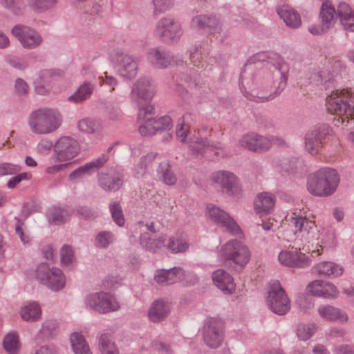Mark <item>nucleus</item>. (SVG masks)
Segmentation results:
<instances>
[{
    "instance_id": "obj_1",
    "label": "nucleus",
    "mask_w": 354,
    "mask_h": 354,
    "mask_svg": "<svg viewBox=\"0 0 354 354\" xmlns=\"http://www.w3.org/2000/svg\"><path fill=\"white\" fill-rule=\"evenodd\" d=\"M254 62H267V68L259 71L252 77L248 66L241 72L240 84L257 102L271 100L286 87L289 66L276 54L259 53Z\"/></svg>"
},
{
    "instance_id": "obj_2",
    "label": "nucleus",
    "mask_w": 354,
    "mask_h": 354,
    "mask_svg": "<svg viewBox=\"0 0 354 354\" xmlns=\"http://www.w3.org/2000/svg\"><path fill=\"white\" fill-rule=\"evenodd\" d=\"M62 118L56 109L39 108L32 111L27 120L30 130L37 135L50 134L61 126Z\"/></svg>"
},
{
    "instance_id": "obj_3",
    "label": "nucleus",
    "mask_w": 354,
    "mask_h": 354,
    "mask_svg": "<svg viewBox=\"0 0 354 354\" xmlns=\"http://www.w3.org/2000/svg\"><path fill=\"white\" fill-rule=\"evenodd\" d=\"M326 106L330 113L339 116L337 122L348 127V118L354 117V93L344 89L333 91L326 97Z\"/></svg>"
},
{
    "instance_id": "obj_4",
    "label": "nucleus",
    "mask_w": 354,
    "mask_h": 354,
    "mask_svg": "<svg viewBox=\"0 0 354 354\" xmlns=\"http://www.w3.org/2000/svg\"><path fill=\"white\" fill-rule=\"evenodd\" d=\"M339 178L335 169L325 167L311 174L308 178L307 189L316 196H328L337 188Z\"/></svg>"
},
{
    "instance_id": "obj_5",
    "label": "nucleus",
    "mask_w": 354,
    "mask_h": 354,
    "mask_svg": "<svg viewBox=\"0 0 354 354\" xmlns=\"http://www.w3.org/2000/svg\"><path fill=\"white\" fill-rule=\"evenodd\" d=\"M211 181L221 193L230 197L239 198L243 189L239 178L233 172L219 170L212 174Z\"/></svg>"
},
{
    "instance_id": "obj_6",
    "label": "nucleus",
    "mask_w": 354,
    "mask_h": 354,
    "mask_svg": "<svg viewBox=\"0 0 354 354\" xmlns=\"http://www.w3.org/2000/svg\"><path fill=\"white\" fill-rule=\"evenodd\" d=\"M266 303L273 313L279 316L286 315L291 309L290 300L278 281L270 283L266 297Z\"/></svg>"
},
{
    "instance_id": "obj_7",
    "label": "nucleus",
    "mask_w": 354,
    "mask_h": 354,
    "mask_svg": "<svg viewBox=\"0 0 354 354\" xmlns=\"http://www.w3.org/2000/svg\"><path fill=\"white\" fill-rule=\"evenodd\" d=\"M110 60L121 77L131 80L137 75L138 60L127 50L122 48L113 50L110 54Z\"/></svg>"
},
{
    "instance_id": "obj_8",
    "label": "nucleus",
    "mask_w": 354,
    "mask_h": 354,
    "mask_svg": "<svg viewBox=\"0 0 354 354\" xmlns=\"http://www.w3.org/2000/svg\"><path fill=\"white\" fill-rule=\"evenodd\" d=\"M86 308L100 314H107L120 309L117 299L111 294L100 291L88 294L84 300Z\"/></svg>"
},
{
    "instance_id": "obj_9",
    "label": "nucleus",
    "mask_w": 354,
    "mask_h": 354,
    "mask_svg": "<svg viewBox=\"0 0 354 354\" xmlns=\"http://www.w3.org/2000/svg\"><path fill=\"white\" fill-rule=\"evenodd\" d=\"M153 32L162 42L172 44L180 40L183 30L180 23L174 18L164 17L156 23Z\"/></svg>"
},
{
    "instance_id": "obj_10",
    "label": "nucleus",
    "mask_w": 354,
    "mask_h": 354,
    "mask_svg": "<svg viewBox=\"0 0 354 354\" xmlns=\"http://www.w3.org/2000/svg\"><path fill=\"white\" fill-rule=\"evenodd\" d=\"M35 276L42 284L53 291L63 289L66 284L63 272L57 268L50 267L46 263H41L37 266Z\"/></svg>"
},
{
    "instance_id": "obj_11",
    "label": "nucleus",
    "mask_w": 354,
    "mask_h": 354,
    "mask_svg": "<svg viewBox=\"0 0 354 354\" xmlns=\"http://www.w3.org/2000/svg\"><path fill=\"white\" fill-rule=\"evenodd\" d=\"M290 225L294 227V234L302 242L313 243L319 239V231L315 223L306 216L294 214L290 218Z\"/></svg>"
},
{
    "instance_id": "obj_12",
    "label": "nucleus",
    "mask_w": 354,
    "mask_h": 354,
    "mask_svg": "<svg viewBox=\"0 0 354 354\" xmlns=\"http://www.w3.org/2000/svg\"><path fill=\"white\" fill-rule=\"evenodd\" d=\"M283 140L274 136H263L257 133L244 134L239 140L241 147L252 151H263L269 149L273 145H281Z\"/></svg>"
},
{
    "instance_id": "obj_13",
    "label": "nucleus",
    "mask_w": 354,
    "mask_h": 354,
    "mask_svg": "<svg viewBox=\"0 0 354 354\" xmlns=\"http://www.w3.org/2000/svg\"><path fill=\"white\" fill-rule=\"evenodd\" d=\"M223 259L230 260L241 267L250 261V252L248 246L241 241L232 239L224 244L221 250Z\"/></svg>"
},
{
    "instance_id": "obj_14",
    "label": "nucleus",
    "mask_w": 354,
    "mask_h": 354,
    "mask_svg": "<svg viewBox=\"0 0 354 354\" xmlns=\"http://www.w3.org/2000/svg\"><path fill=\"white\" fill-rule=\"evenodd\" d=\"M155 93L156 89L151 80L145 77H140L132 84L129 100L132 104L140 108L147 104H151L150 101Z\"/></svg>"
},
{
    "instance_id": "obj_15",
    "label": "nucleus",
    "mask_w": 354,
    "mask_h": 354,
    "mask_svg": "<svg viewBox=\"0 0 354 354\" xmlns=\"http://www.w3.org/2000/svg\"><path fill=\"white\" fill-rule=\"evenodd\" d=\"M11 32L26 49L37 48L43 41V37L40 33L27 26L16 25L12 28Z\"/></svg>"
},
{
    "instance_id": "obj_16",
    "label": "nucleus",
    "mask_w": 354,
    "mask_h": 354,
    "mask_svg": "<svg viewBox=\"0 0 354 354\" xmlns=\"http://www.w3.org/2000/svg\"><path fill=\"white\" fill-rule=\"evenodd\" d=\"M223 323L220 319L211 317L206 320L203 330L205 344L212 348L221 346L223 339Z\"/></svg>"
},
{
    "instance_id": "obj_17",
    "label": "nucleus",
    "mask_w": 354,
    "mask_h": 354,
    "mask_svg": "<svg viewBox=\"0 0 354 354\" xmlns=\"http://www.w3.org/2000/svg\"><path fill=\"white\" fill-rule=\"evenodd\" d=\"M206 209L208 217L218 225L224 227L227 232L233 235L241 233V229L235 220L226 212L212 204L207 205Z\"/></svg>"
},
{
    "instance_id": "obj_18",
    "label": "nucleus",
    "mask_w": 354,
    "mask_h": 354,
    "mask_svg": "<svg viewBox=\"0 0 354 354\" xmlns=\"http://www.w3.org/2000/svg\"><path fill=\"white\" fill-rule=\"evenodd\" d=\"M79 151L77 141L69 136L59 138L54 145V155L60 162L68 161L75 157Z\"/></svg>"
},
{
    "instance_id": "obj_19",
    "label": "nucleus",
    "mask_w": 354,
    "mask_h": 354,
    "mask_svg": "<svg viewBox=\"0 0 354 354\" xmlns=\"http://www.w3.org/2000/svg\"><path fill=\"white\" fill-rule=\"evenodd\" d=\"M109 157L106 153H103L97 158L79 167L68 175V180L71 183L80 182L86 176L92 175L96 170L102 167L108 161Z\"/></svg>"
},
{
    "instance_id": "obj_20",
    "label": "nucleus",
    "mask_w": 354,
    "mask_h": 354,
    "mask_svg": "<svg viewBox=\"0 0 354 354\" xmlns=\"http://www.w3.org/2000/svg\"><path fill=\"white\" fill-rule=\"evenodd\" d=\"M278 259L281 264L290 268H306L312 263L311 259L304 253L294 250L281 251Z\"/></svg>"
},
{
    "instance_id": "obj_21",
    "label": "nucleus",
    "mask_w": 354,
    "mask_h": 354,
    "mask_svg": "<svg viewBox=\"0 0 354 354\" xmlns=\"http://www.w3.org/2000/svg\"><path fill=\"white\" fill-rule=\"evenodd\" d=\"M147 59L158 68H165L176 64L174 57L169 52L160 46L149 48L147 53Z\"/></svg>"
},
{
    "instance_id": "obj_22",
    "label": "nucleus",
    "mask_w": 354,
    "mask_h": 354,
    "mask_svg": "<svg viewBox=\"0 0 354 354\" xmlns=\"http://www.w3.org/2000/svg\"><path fill=\"white\" fill-rule=\"evenodd\" d=\"M154 108L151 104H147L139 108L138 121L140 124L139 132L143 136H151L156 133H150L151 128H153L154 118H153Z\"/></svg>"
},
{
    "instance_id": "obj_23",
    "label": "nucleus",
    "mask_w": 354,
    "mask_h": 354,
    "mask_svg": "<svg viewBox=\"0 0 354 354\" xmlns=\"http://www.w3.org/2000/svg\"><path fill=\"white\" fill-rule=\"evenodd\" d=\"M100 187L106 192H116L123 184L124 177L120 172L100 173L97 176Z\"/></svg>"
},
{
    "instance_id": "obj_24",
    "label": "nucleus",
    "mask_w": 354,
    "mask_h": 354,
    "mask_svg": "<svg viewBox=\"0 0 354 354\" xmlns=\"http://www.w3.org/2000/svg\"><path fill=\"white\" fill-rule=\"evenodd\" d=\"M307 291L311 295L324 298H335L338 295L337 288L328 281L315 280L307 286Z\"/></svg>"
},
{
    "instance_id": "obj_25",
    "label": "nucleus",
    "mask_w": 354,
    "mask_h": 354,
    "mask_svg": "<svg viewBox=\"0 0 354 354\" xmlns=\"http://www.w3.org/2000/svg\"><path fill=\"white\" fill-rule=\"evenodd\" d=\"M190 26L192 28L196 30L209 28L210 33L214 35L219 34L221 30L220 23L216 17H209L204 15L194 17Z\"/></svg>"
},
{
    "instance_id": "obj_26",
    "label": "nucleus",
    "mask_w": 354,
    "mask_h": 354,
    "mask_svg": "<svg viewBox=\"0 0 354 354\" xmlns=\"http://www.w3.org/2000/svg\"><path fill=\"white\" fill-rule=\"evenodd\" d=\"M317 312L322 319L328 322L345 324L348 320V316L344 310L330 305L320 306Z\"/></svg>"
},
{
    "instance_id": "obj_27",
    "label": "nucleus",
    "mask_w": 354,
    "mask_h": 354,
    "mask_svg": "<svg viewBox=\"0 0 354 354\" xmlns=\"http://www.w3.org/2000/svg\"><path fill=\"white\" fill-rule=\"evenodd\" d=\"M189 148L196 154L203 156L207 151H215V154L219 155L220 153L218 150L222 149V145L220 142H213L206 138H198L196 140L190 141Z\"/></svg>"
},
{
    "instance_id": "obj_28",
    "label": "nucleus",
    "mask_w": 354,
    "mask_h": 354,
    "mask_svg": "<svg viewBox=\"0 0 354 354\" xmlns=\"http://www.w3.org/2000/svg\"><path fill=\"white\" fill-rule=\"evenodd\" d=\"M214 283L224 293L230 295L235 290L232 276L223 269H218L212 273Z\"/></svg>"
},
{
    "instance_id": "obj_29",
    "label": "nucleus",
    "mask_w": 354,
    "mask_h": 354,
    "mask_svg": "<svg viewBox=\"0 0 354 354\" xmlns=\"http://www.w3.org/2000/svg\"><path fill=\"white\" fill-rule=\"evenodd\" d=\"M319 17L322 22V32H326L333 26L337 15L334 6L330 1H326L322 3Z\"/></svg>"
},
{
    "instance_id": "obj_30",
    "label": "nucleus",
    "mask_w": 354,
    "mask_h": 354,
    "mask_svg": "<svg viewBox=\"0 0 354 354\" xmlns=\"http://www.w3.org/2000/svg\"><path fill=\"white\" fill-rule=\"evenodd\" d=\"M167 236L161 234L157 239H152L148 232L141 233L140 236V243L147 251L156 253L162 248H166Z\"/></svg>"
},
{
    "instance_id": "obj_31",
    "label": "nucleus",
    "mask_w": 354,
    "mask_h": 354,
    "mask_svg": "<svg viewBox=\"0 0 354 354\" xmlns=\"http://www.w3.org/2000/svg\"><path fill=\"white\" fill-rule=\"evenodd\" d=\"M312 272L322 277H337L343 273V268L331 261H322L315 265Z\"/></svg>"
},
{
    "instance_id": "obj_32",
    "label": "nucleus",
    "mask_w": 354,
    "mask_h": 354,
    "mask_svg": "<svg viewBox=\"0 0 354 354\" xmlns=\"http://www.w3.org/2000/svg\"><path fill=\"white\" fill-rule=\"evenodd\" d=\"M275 196L270 192L259 194L254 202L255 212L261 215L266 214L274 207Z\"/></svg>"
},
{
    "instance_id": "obj_33",
    "label": "nucleus",
    "mask_w": 354,
    "mask_h": 354,
    "mask_svg": "<svg viewBox=\"0 0 354 354\" xmlns=\"http://www.w3.org/2000/svg\"><path fill=\"white\" fill-rule=\"evenodd\" d=\"M171 310L169 304L162 299L156 300L151 305L148 312V316L151 321L159 322L165 319Z\"/></svg>"
},
{
    "instance_id": "obj_34",
    "label": "nucleus",
    "mask_w": 354,
    "mask_h": 354,
    "mask_svg": "<svg viewBox=\"0 0 354 354\" xmlns=\"http://www.w3.org/2000/svg\"><path fill=\"white\" fill-rule=\"evenodd\" d=\"M279 16L283 19L286 26L292 28H297L301 24L299 13L288 5H283L277 10Z\"/></svg>"
},
{
    "instance_id": "obj_35",
    "label": "nucleus",
    "mask_w": 354,
    "mask_h": 354,
    "mask_svg": "<svg viewBox=\"0 0 354 354\" xmlns=\"http://www.w3.org/2000/svg\"><path fill=\"white\" fill-rule=\"evenodd\" d=\"M194 116L190 113H186L179 118L176 128L177 138L182 142L187 141V135L189 133V128L194 124Z\"/></svg>"
},
{
    "instance_id": "obj_36",
    "label": "nucleus",
    "mask_w": 354,
    "mask_h": 354,
    "mask_svg": "<svg viewBox=\"0 0 354 354\" xmlns=\"http://www.w3.org/2000/svg\"><path fill=\"white\" fill-rule=\"evenodd\" d=\"M309 84L315 86H324L325 89L330 87L333 84V75L326 71L314 70L307 75Z\"/></svg>"
},
{
    "instance_id": "obj_37",
    "label": "nucleus",
    "mask_w": 354,
    "mask_h": 354,
    "mask_svg": "<svg viewBox=\"0 0 354 354\" xmlns=\"http://www.w3.org/2000/svg\"><path fill=\"white\" fill-rule=\"evenodd\" d=\"M189 243L183 236H167L166 249L173 254L183 253L188 250Z\"/></svg>"
},
{
    "instance_id": "obj_38",
    "label": "nucleus",
    "mask_w": 354,
    "mask_h": 354,
    "mask_svg": "<svg viewBox=\"0 0 354 354\" xmlns=\"http://www.w3.org/2000/svg\"><path fill=\"white\" fill-rule=\"evenodd\" d=\"M41 310L36 301L24 304L20 310L21 317L26 322H34L41 318Z\"/></svg>"
},
{
    "instance_id": "obj_39",
    "label": "nucleus",
    "mask_w": 354,
    "mask_h": 354,
    "mask_svg": "<svg viewBox=\"0 0 354 354\" xmlns=\"http://www.w3.org/2000/svg\"><path fill=\"white\" fill-rule=\"evenodd\" d=\"M46 216L50 224L60 225L69 219L70 213L67 209L55 205L48 208Z\"/></svg>"
},
{
    "instance_id": "obj_40",
    "label": "nucleus",
    "mask_w": 354,
    "mask_h": 354,
    "mask_svg": "<svg viewBox=\"0 0 354 354\" xmlns=\"http://www.w3.org/2000/svg\"><path fill=\"white\" fill-rule=\"evenodd\" d=\"M93 89L94 85L93 84L85 82L69 97V100L75 103L82 102L91 96Z\"/></svg>"
},
{
    "instance_id": "obj_41",
    "label": "nucleus",
    "mask_w": 354,
    "mask_h": 354,
    "mask_svg": "<svg viewBox=\"0 0 354 354\" xmlns=\"http://www.w3.org/2000/svg\"><path fill=\"white\" fill-rule=\"evenodd\" d=\"M70 340L75 354H92L88 345L81 334L73 333L71 335Z\"/></svg>"
},
{
    "instance_id": "obj_42",
    "label": "nucleus",
    "mask_w": 354,
    "mask_h": 354,
    "mask_svg": "<svg viewBox=\"0 0 354 354\" xmlns=\"http://www.w3.org/2000/svg\"><path fill=\"white\" fill-rule=\"evenodd\" d=\"M3 347L8 354H17L21 348L19 338L15 332H10L3 338Z\"/></svg>"
},
{
    "instance_id": "obj_43",
    "label": "nucleus",
    "mask_w": 354,
    "mask_h": 354,
    "mask_svg": "<svg viewBox=\"0 0 354 354\" xmlns=\"http://www.w3.org/2000/svg\"><path fill=\"white\" fill-rule=\"evenodd\" d=\"M157 171L159 176L166 185H173L176 183L177 178L171 171L169 161H163L160 163Z\"/></svg>"
},
{
    "instance_id": "obj_44",
    "label": "nucleus",
    "mask_w": 354,
    "mask_h": 354,
    "mask_svg": "<svg viewBox=\"0 0 354 354\" xmlns=\"http://www.w3.org/2000/svg\"><path fill=\"white\" fill-rule=\"evenodd\" d=\"M308 131L322 145H323L328 136H330L333 134V129L326 124H317L310 128Z\"/></svg>"
},
{
    "instance_id": "obj_45",
    "label": "nucleus",
    "mask_w": 354,
    "mask_h": 354,
    "mask_svg": "<svg viewBox=\"0 0 354 354\" xmlns=\"http://www.w3.org/2000/svg\"><path fill=\"white\" fill-rule=\"evenodd\" d=\"M78 129L85 133L94 134L101 129L100 123L94 119L84 118L77 123Z\"/></svg>"
},
{
    "instance_id": "obj_46",
    "label": "nucleus",
    "mask_w": 354,
    "mask_h": 354,
    "mask_svg": "<svg viewBox=\"0 0 354 354\" xmlns=\"http://www.w3.org/2000/svg\"><path fill=\"white\" fill-rule=\"evenodd\" d=\"M57 0H28V6L36 13H44L53 8Z\"/></svg>"
},
{
    "instance_id": "obj_47",
    "label": "nucleus",
    "mask_w": 354,
    "mask_h": 354,
    "mask_svg": "<svg viewBox=\"0 0 354 354\" xmlns=\"http://www.w3.org/2000/svg\"><path fill=\"white\" fill-rule=\"evenodd\" d=\"M99 349L102 354H119L110 335L102 334L99 339Z\"/></svg>"
},
{
    "instance_id": "obj_48",
    "label": "nucleus",
    "mask_w": 354,
    "mask_h": 354,
    "mask_svg": "<svg viewBox=\"0 0 354 354\" xmlns=\"http://www.w3.org/2000/svg\"><path fill=\"white\" fill-rule=\"evenodd\" d=\"M317 330L315 323L299 324L297 328V335L299 339L306 341L309 339Z\"/></svg>"
},
{
    "instance_id": "obj_49",
    "label": "nucleus",
    "mask_w": 354,
    "mask_h": 354,
    "mask_svg": "<svg viewBox=\"0 0 354 354\" xmlns=\"http://www.w3.org/2000/svg\"><path fill=\"white\" fill-rule=\"evenodd\" d=\"M0 5L15 15L21 16L24 13L25 6L19 0H0Z\"/></svg>"
},
{
    "instance_id": "obj_50",
    "label": "nucleus",
    "mask_w": 354,
    "mask_h": 354,
    "mask_svg": "<svg viewBox=\"0 0 354 354\" xmlns=\"http://www.w3.org/2000/svg\"><path fill=\"white\" fill-rule=\"evenodd\" d=\"M114 241L111 232L102 231L95 238V245L98 248H107Z\"/></svg>"
},
{
    "instance_id": "obj_51",
    "label": "nucleus",
    "mask_w": 354,
    "mask_h": 354,
    "mask_svg": "<svg viewBox=\"0 0 354 354\" xmlns=\"http://www.w3.org/2000/svg\"><path fill=\"white\" fill-rule=\"evenodd\" d=\"M153 128L150 129V133L169 131L172 127V120L168 115H165L158 119L154 118Z\"/></svg>"
},
{
    "instance_id": "obj_52",
    "label": "nucleus",
    "mask_w": 354,
    "mask_h": 354,
    "mask_svg": "<svg viewBox=\"0 0 354 354\" xmlns=\"http://www.w3.org/2000/svg\"><path fill=\"white\" fill-rule=\"evenodd\" d=\"M304 140L306 151L311 155L317 154L322 145L317 141L315 138L308 131L305 134Z\"/></svg>"
},
{
    "instance_id": "obj_53",
    "label": "nucleus",
    "mask_w": 354,
    "mask_h": 354,
    "mask_svg": "<svg viewBox=\"0 0 354 354\" xmlns=\"http://www.w3.org/2000/svg\"><path fill=\"white\" fill-rule=\"evenodd\" d=\"M156 156V153L151 152L141 158L139 164L134 169L136 175L138 177L142 176L145 174L147 167L152 162Z\"/></svg>"
},
{
    "instance_id": "obj_54",
    "label": "nucleus",
    "mask_w": 354,
    "mask_h": 354,
    "mask_svg": "<svg viewBox=\"0 0 354 354\" xmlns=\"http://www.w3.org/2000/svg\"><path fill=\"white\" fill-rule=\"evenodd\" d=\"M109 209L115 223L119 226L123 225L124 224V218L120 203L118 202L110 203Z\"/></svg>"
},
{
    "instance_id": "obj_55",
    "label": "nucleus",
    "mask_w": 354,
    "mask_h": 354,
    "mask_svg": "<svg viewBox=\"0 0 354 354\" xmlns=\"http://www.w3.org/2000/svg\"><path fill=\"white\" fill-rule=\"evenodd\" d=\"M168 276L169 283L173 284L185 279L186 273L181 267H174L166 270Z\"/></svg>"
},
{
    "instance_id": "obj_56",
    "label": "nucleus",
    "mask_w": 354,
    "mask_h": 354,
    "mask_svg": "<svg viewBox=\"0 0 354 354\" xmlns=\"http://www.w3.org/2000/svg\"><path fill=\"white\" fill-rule=\"evenodd\" d=\"M61 263L64 266H70L75 260L74 252L69 245H64L60 250Z\"/></svg>"
},
{
    "instance_id": "obj_57",
    "label": "nucleus",
    "mask_w": 354,
    "mask_h": 354,
    "mask_svg": "<svg viewBox=\"0 0 354 354\" xmlns=\"http://www.w3.org/2000/svg\"><path fill=\"white\" fill-rule=\"evenodd\" d=\"M354 11L351 6L346 2H341L337 6V15L339 18L341 23L346 24V19L353 16Z\"/></svg>"
},
{
    "instance_id": "obj_58",
    "label": "nucleus",
    "mask_w": 354,
    "mask_h": 354,
    "mask_svg": "<svg viewBox=\"0 0 354 354\" xmlns=\"http://www.w3.org/2000/svg\"><path fill=\"white\" fill-rule=\"evenodd\" d=\"M153 3L154 6V14L159 15L171 9L174 6V1L153 0Z\"/></svg>"
},
{
    "instance_id": "obj_59",
    "label": "nucleus",
    "mask_w": 354,
    "mask_h": 354,
    "mask_svg": "<svg viewBox=\"0 0 354 354\" xmlns=\"http://www.w3.org/2000/svg\"><path fill=\"white\" fill-rule=\"evenodd\" d=\"M21 170L20 165L10 162L0 164V176L17 174Z\"/></svg>"
},
{
    "instance_id": "obj_60",
    "label": "nucleus",
    "mask_w": 354,
    "mask_h": 354,
    "mask_svg": "<svg viewBox=\"0 0 354 354\" xmlns=\"http://www.w3.org/2000/svg\"><path fill=\"white\" fill-rule=\"evenodd\" d=\"M57 328V323L54 320H46L41 326L40 333L42 337L48 338L51 337Z\"/></svg>"
},
{
    "instance_id": "obj_61",
    "label": "nucleus",
    "mask_w": 354,
    "mask_h": 354,
    "mask_svg": "<svg viewBox=\"0 0 354 354\" xmlns=\"http://www.w3.org/2000/svg\"><path fill=\"white\" fill-rule=\"evenodd\" d=\"M6 62L9 64L12 67L19 69V70H24L28 66V62L25 60L20 59L17 57H7L6 58Z\"/></svg>"
},
{
    "instance_id": "obj_62",
    "label": "nucleus",
    "mask_w": 354,
    "mask_h": 354,
    "mask_svg": "<svg viewBox=\"0 0 354 354\" xmlns=\"http://www.w3.org/2000/svg\"><path fill=\"white\" fill-rule=\"evenodd\" d=\"M106 114L108 118L113 121L120 120L122 118L121 110L119 108L113 106L106 107Z\"/></svg>"
},
{
    "instance_id": "obj_63",
    "label": "nucleus",
    "mask_w": 354,
    "mask_h": 354,
    "mask_svg": "<svg viewBox=\"0 0 354 354\" xmlns=\"http://www.w3.org/2000/svg\"><path fill=\"white\" fill-rule=\"evenodd\" d=\"M201 46L196 45L189 50L190 59L194 65L199 67L201 64L200 55L201 54Z\"/></svg>"
},
{
    "instance_id": "obj_64",
    "label": "nucleus",
    "mask_w": 354,
    "mask_h": 354,
    "mask_svg": "<svg viewBox=\"0 0 354 354\" xmlns=\"http://www.w3.org/2000/svg\"><path fill=\"white\" fill-rule=\"evenodd\" d=\"M334 354H354L353 347L349 344H341L333 348Z\"/></svg>"
}]
</instances>
